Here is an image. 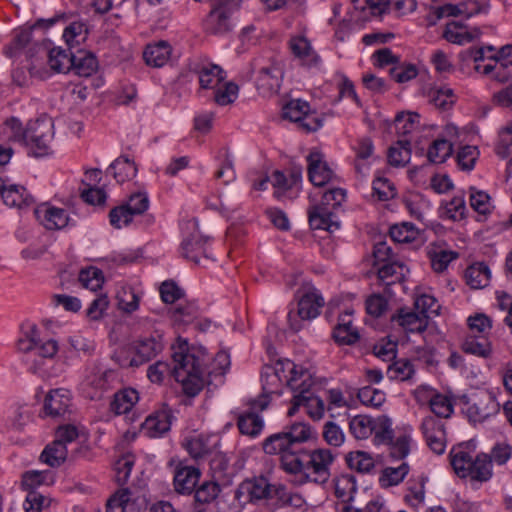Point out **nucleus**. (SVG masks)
I'll return each instance as SVG.
<instances>
[{
  "instance_id": "obj_1",
  "label": "nucleus",
  "mask_w": 512,
  "mask_h": 512,
  "mask_svg": "<svg viewBox=\"0 0 512 512\" xmlns=\"http://www.w3.org/2000/svg\"><path fill=\"white\" fill-rule=\"evenodd\" d=\"M266 454H280V469L288 482L301 487L308 483L326 485L331 478L335 455L326 448H293L284 431L269 436L263 443Z\"/></svg>"
},
{
  "instance_id": "obj_2",
  "label": "nucleus",
  "mask_w": 512,
  "mask_h": 512,
  "mask_svg": "<svg viewBox=\"0 0 512 512\" xmlns=\"http://www.w3.org/2000/svg\"><path fill=\"white\" fill-rule=\"evenodd\" d=\"M172 375L181 383L183 391L196 396L204 386V375L210 373L206 366L210 358L202 348H189L186 341L172 347Z\"/></svg>"
},
{
  "instance_id": "obj_3",
  "label": "nucleus",
  "mask_w": 512,
  "mask_h": 512,
  "mask_svg": "<svg viewBox=\"0 0 512 512\" xmlns=\"http://www.w3.org/2000/svg\"><path fill=\"white\" fill-rule=\"evenodd\" d=\"M298 375L302 377L301 381H299V378H292L289 382V388L294 392V395L292 405L288 410V416H293L300 407H304L313 420L322 419L327 407L324 400L314 394L315 379L308 369L299 370Z\"/></svg>"
},
{
  "instance_id": "obj_4",
  "label": "nucleus",
  "mask_w": 512,
  "mask_h": 512,
  "mask_svg": "<svg viewBox=\"0 0 512 512\" xmlns=\"http://www.w3.org/2000/svg\"><path fill=\"white\" fill-rule=\"evenodd\" d=\"M299 370H307L301 365H296L290 360L279 362L274 368L268 370L262 375V394L249 402L252 409L263 411L270 403V396L273 394L281 395L282 383L285 382L289 387L292 378H299Z\"/></svg>"
},
{
  "instance_id": "obj_5",
  "label": "nucleus",
  "mask_w": 512,
  "mask_h": 512,
  "mask_svg": "<svg viewBox=\"0 0 512 512\" xmlns=\"http://www.w3.org/2000/svg\"><path fill=\"white\" fill-rule=\"evenodd\" d=\"M162 335L158 332L135 341L126 351L121 352L118 362L122 367H139L162 351Z\"/></svg>"
},
{
  "instance_id": "obj_6",
  "label": "nucleus",
  "mask_w": 512,
  "mask_h": 512,
  "mask_svg": "<svg viewBox=\"0 0 512 512\" xmlns=\"http://www.w3.org/2000/svg\"><path fill=\"white\" fill-rule=\"evenodd\" d=\"M251 70L256 73V88L263 96L277 93L282 81V69L279 62L270 58H257L251 63Z\"/></svg>"
},
{
  "instance_id": "obj_7",
  "label": "nucleus",
  "mask_w": 512,
  "mask_h": 512,
  "mask_svg": "<svg viewBox=\"0 0 512 512\" xmlns=\"http://www.w3.org/2000/svg\"><path fill=\"white\" fill-rule=\"evenodd\" d=\"M237 5L236 0H224L222 3H218L203 22L205 32L215 36H223L231 32L233 24L230 16Z\"/></svg>"
},
{
  "instance_id": "obj_8",
  "label": "nucleus",
  "mask_w": 512,
  "mask_h": 512,
  "mask_svg": "<svg viewBox=\"0 0 512 512\" xmlns=\"http://www.w3.org/2000/svg\"><path fill=\"white\" fill-rule=\"evenodd\" d=\"M192 232L181 243V254L184 258L197 265H206L210 261L208 254V239L203 237L197 229L195 220L188 222Z\"/></svg>"
},
{
  "instance_id": "obj_9",
  "label": "nucleus",
  "mask_w": 512,
  "mask_h": 512,
  "mask_svg": "<svg viewBox=\"0 0 512 512\" xmlns=\"http://www.w3.org/2000/svg\"><path fill=\"white\" fill-rule=\"evenodd\" d=\"M464 398L465 413L472 422H483L498 411L499 405L490 393L483 392Z\"/></svg>"
},
{
  "instance_id": "obj_10",
  "label": "nucleus",
  "mask_w": 512,
  "mask_h": 512,
  "mask_svg": "<svg viewBox=\"0 0 512 512\" xmlns=\"http://www.w3.org/2000/svg\"><path fill=\"white\" fill-rule=\"evenodd\" d=\"M54 122L51 117L43 114L34 121V158L53 154Z\"/></svg>"
},
{
  "instance_id": "obj_11",
  "label": "nucleus",
  "mask_w": 512,
  "mask_h": 512,
  "mask_svg": "<svg viewBox=\"0 0 512 512\" xmlns=\"http://www.w3.org/2000/svg\"><path fill=\"white\" fill-rule=\"evenodd\" d=\"M5 55L14 61L22 62L24 58L29 62L32 58V25H25L14 29L13 39L5 49Z\"/></svg>"
},
{
  "instance_id": "obj_12",
  "label": "nucleus",
  "mask_w": 512,
  "mask_h": 512,
  "mask_svg": "<svg viewBox=\"0 0 512 512\" xmlns=\"http://www.w3.org/2000/svg\"><path fill=\"white\" fill-rule=\"evenodd\" d=\"M114 376L111 370H103L98 364L93 363L87 366L85 370L82 385L84 388L93 389V393H88L91 399L98 398L101 393L110 386V379Z\"/></svg>"
},
{
  "instance_id": "obj_13",
  "label": "nucleus",
  "mask_w": 512,
  "mask_h": 512,
  "mask_svg": "<svg viewBox=\"0 0 512 512\" xmlns=\"http://www.w3.org/2000/svg\"><path fill=\"white\" fill-rule=\"evenodd\" d=\"M70 393L65 389L51 390L44 399L43 413L54 419L64 418L71 410Z\"/></svg>"
},
{
  "instance_id": "obj_14",
  "label": "nucleus",
  "mask_w": 512,
  "mask_h": 512,
  "mask_svg": "<svg viewBox=\"0 0 512 512\" xmlns=\"http://www.w3.org/2000/svg\"><path fill=\"white\" fill-rule=\"evenodd\" d=\"M289 48L295 60L307 68L320 65L321 58L312 47L310 41L301 35L293 36L289 40Z\"/></svg>"
},
{
  "instance_id": "obj_15",
  "label": "nucleus",
  "mask_w": 512,
  "mask_h": 512,
  "mask_svg": "<svg viewBox=\"0 0 512 512\" xmlns=\"http://www.w3.org/2000/svg\"><path fill=\"white\" fill-rule=\"evenodd\" d=\"M422 431L430 449L440 455L445 451V430L442 420L427 416L422 422Z\"/></svg>"
},
{
  "instance_id": "obj_16",
  "label": "nucleus",
  "mask_w": 512,
  "mask_h": 512,
  "mask_svg": "<svg viewBox=\"0 0 512 512\" xmlns=\"http://www.w3.org/2000/svg\"><path fill=\"white\" fill-rule=\"evenodd\" d=\"M308 176L314 186H324L333 178V171L319 151H311L307 156Z\"/></svg>"
},
{
  "instance_id": "obj_17",
  "label": "nucleus",
  "mask_w": 512,
  "mask_h": 512,
  "mask_svg": "<svg viewBox=\"0 0 512 512\" xmlns=\"http://www.w3.org/2000/svg\"><path fill=\"white\" fill-rule=\"evenodd\" d=\"M219 440L214 436L193 435L186 437L183 442V448L195 460H201L214 453Z\"/></svg>"
},
{
  "instance_id": "obj_18",
  "label": "nucleus",
  "mask_w": 512,
  "mask_h": 512,
  "mask_svg": "<svg viewBox=\"0 0 512 512\" xmlns=\"http://www.w3.org/2000/svg\"><path fill=\"white\" fill-rule=\"evenodd\" d=\"M173 418L171 409L164 406L146 418L143 430L151 438L160 437L170 430Z\"/></svg>"
},
{
  "instance_id": "obj_19",
  "label": "nucleus",
  "mask_w": 512,
  "mask_h": 512,
  "mask_svg": "<svg viewBox=\"0 0 512 512\" xmlns=\"http://www.w3.org/2000/svg\"><path fill=\"white\" fill-rule=\"evenodd\" d=\"M325 301L321 293L309 287L298 301V315L302 320H311L319 316Z\"/></svg>"
},
{
  "instance_id": "obj_20",
  "label": "nucleus",
  "mask_w": 512,
  "mask_h": 512,
  "mask_svg": "<svg viewBox=\"0 0 512 512\" xmlns=\"http://www.w3.org/2000/svg\"><path fill=\"white\" fill-rule=\"evenodd\" d=\"M34 216L48 230H59L69 223L68 214L62 208L40 205L34 210Z\"/></svg>"
},
{
  "instance_id": "obj_21",
  "label": "nucleus",
  "mask_w": 512,
  "mask_h": 512,
  "mask_svg": "<svg viewBox=\"0 0 512 512\" xmlns=\"http://www.w3.org/2000/svg\"><path fill=\"white\" fill-rule=\"evenodd\" d=\"M309 104L306 101L296 99L288 102L283 108V117L293 122H300L307 131H315L322 126L321 121L313 118L314 124L305 122L308 117Z\"/></svg>"
},
{
  "instance_id": "obj_22",
  "label": "nucleus",
  "mask_w": 512,
  "mask_h": 512,
  "mask_svg": "<svg viewBox=\"0 0 512 512\" xmlns=\"http://www.w3.org/2000/svg\"><path fill=\"white\" fill-rule=\"evenodd\" d=\"M391 321L400 326L405 332L423 333L428 326V320L418 312L400 308L391 317Z\"/></svg>"
},
{
  "instance_id": "obj_23",
  "label": "nucleus",
  "mask_w": 512,
  "mask_h": 512,
  "mask_svg": "<svg viewBox=\"0 0 512 512\" xmlns=\"http://www.w3.org/2000/svg\"><path fill=\"white\" fill-rule=\"evenodd\" d=\"M353 150L355 152V170L358 174L365 175L371 164L377 159L373 141L368 137L361 138L357 141Z\"/></svg>"
},
{
  "instance_id": "obj_24",
  "label": "nucleus",
  "mask_w": 512,
  "mask_h": 512,
  "mask_svg": "<svg viewBox=\"0 0 512 512\" xmlns=\"http://www.w3.org/2000/svg\"><path fill=\"white\" fill-rule=\"evenodd\" d=\"M200 470L192 466L176 467L174 472V488L179 494H191L199 481Z\"/></svg>"
},
{
  "instance_id": "obj_25",
  "label": "nucleus",
  "mask_w": 512,
  "mask_h": 512,
  "mask_svg": "<svg viewBox=\"0 0 512 512\" xmlns=\"http://www.w3.org/2000/svg\"><path fill=\"white\" fill-rule=\"evenodd\" d=\"M272 486L265 477L254 478L244 482L235 492V499L241 502L244 494L248 495L250 501L262 500L270 496Z\"/></svg>"
},
{
  "instance_id": "obj_26",
  "label": "nucleus",
  "mask_w": 512,
  "mask_h": 512,
  "mask_svg": "<svg viewBox=\"0 0 512 512\" xmlns=\"http://www.w3.org/2000/svg\"><path fill=\"white\" fill-rule=\"evenodd\" d=\"M351 315L352 311L341 314L334 328L333 337L339 344L352 345L360 338L358 330L352 325Z\"/></svg>"
},
{
  "instance_id": "obj_27",
  "label": "nucleus",
  "mask_w": 512,
  "mask_h": 512,
  "mask_svg": "<svg viewBox=\"0 0 512 512\" xmlns=\"http://www.w3.org/2000/svg\"><path fill=\"white\" fill-rule=\"evenodd\" d=\"M73 66L71 71L80 77H89L98 69L96 56L90 51L78 50L72 54Z\"/></svg>"
},
{
  "instance_id": "obj_28",
  "label": "nucleus",
  "mask_w": 512,
  "mask_h": 512,
  "mask_svg": "<svg viewBox=\"0 0 512 512\" xmlns=\"http://www.w3.org/2000/svg\"><path fill=\"white\" fill-rule=\"evenodd\" d=\"M171 47L166 41H160L146 46L143 52L145 63L151 67H162L169 60Z\"/></svg>"
},
{
  "instance_id": "obj_29",
  "label": "nucleus",
  "mask_w": 512,
  "mask_h": 512,
  "mask_svg": "<svg viewBox=\"0 0 512 512\" xmlns=\"http://www.w3.org/2000/svg\"><path fill=\"white\" fill-rule=\"evenodd\" d=\"M332 212L329 207L314 206L309 210V223L313 229H324L334 232L339 228V224L332 220Z\"/></svg>"
},
{
  "instance_id": "obj_30",
  "label": "nucleus",
  "mask_w": 512,
  "mask_h": 512,
  "mask_svg": "<svg viewBox=\"0 0 512 512\" xmlns=\"http://www.w3.org/2000/svg\"><path fill=\"white\" fill-rule=\"evenodd\" d=\"M406 272H408V269L403 263L393 260L379 266L378 278L384 285L390 286L395 283H401Z\"/></svg>"
},
{
  "instance_id": "obj_31",
  "label": "nucleus",
  "mask_w": 512,
  "mask_h": 512,
  "mask_svg": "<svg viewBox=\"0 0 512 512\" xmlns=\"http://www.w3.org/2000/svg\"><path fill=\"white\" fill-rule=\"evenodd\" d=\"M428 256L433 270L443 272L453 260L458 258V253L440 245L431 244L428 248Z\"/></svg>"
},
{
  "instance_id": "obj_32",
  "label": "nucleus",
  "mask_w": 512,
  "mask_h": 512,
  "mask_svg": "<svg viewBox=\"0 0 512 512\" xmlns=\"http://www.w3.org/2000/svg\"><path fill=\"white\" fill-rule=\"evenodd\" d=\"M199 84L203 89H216L226 78L225 71L218 65H203L199 70Z\"/></svg>"
},
{
  "instance_id": "obj_33",
  "label": "nucleus",
  "mask_w": 512,
  "mask_h": 512,
  "mask_svg": "<svg viewBox=\"0 0 512 512\" xmlns=\"http://www.w3.org/2000/svg\"><path fill=\"white\" fill-rule=\"evenodd\" d=\"M462 350L465 353L487 358L491 355V343L485 335L468 334L463 341Z\"/></svg>"
},
{
  "instance_id": "obj_34",
  "label": "nucleus",
  "mask_w": 512,
  "mask_h": 512,
  "mask_svg": "<svg viewBox=\"0 0 512 512\" xmlns=\"http://www.w3.org/2000/svg\"><path fill=\"white\" fill-rule=\"evenodd\" d=\"M2 199L6 205L20 210L28 209L30 205V198L26 188L16 184L4 186Z\"/></svg>"
},
{
  "instance_id": "obj_35",
  "label": "nucleus",
  "mask_w": 512,
  "mask_h": 512,
  "mask_svg": "<svg viewBox=\"0 0 512 512\" xmlns=\"http://www.w3.org/2000/svg\"><path fill=\"white\" fill-rule=\"evenodd\" d=\"M376 418L368 415H356L349 421V431L354 438L364 440L375 431Z\"/></svg>"
},
{
  "instance_id": "obj_36",
  "label": "nucleus",
  "mask_w": 512,
  "mask_h": 512,
  "mask_svg": "<svg viewBox=\"0 0 512 512\" xmlns=\"http://www.w3.org/2000/svg\"><path fill=\"white\" fill-rule=\"evenodd\" d=\"M72 54L70 50L61 47H54L48 53V64L52 71L56 73H68L73 66Z\"/></svg>"
},
{
  "instance_id": "obj_37",
  "label": "nucleus",
  "mask_w": 512,
  "mask_h": 512,
  "mask_svg": "<svg viewBox=\"0 0 512 512\" xmlns=\"http://www.w3.org/2000/svg\"><path fill=\"white\" fill-rule=\"evenodd\" d=\"M0 140L14 141L27 145V130L18 118L12 117L0 128Z\"/></svg>"
},
{
  "instance_id": "obj_38",
  "label": "nucleus",
  "mask_w": 512,
  "mask_h": 512,
  "mask_svg": "<svg viewBox=\"0 0 512 512\" xmlns=\"http://www.w3.org/2000/svg\"><path fill=\"white\" fill-rule=\"evenodd\" d=\"M67 447L61 441L54 440L51 444L47 445L41 453L39 460L50 467L60 466L67 458Z\"/></svg>"
},
{
  "instance_id": "obj_39",
  "label": "nucleus",
  "mask_w": 512,
  "mask_h": 512,
  "mask_svg": "<svg viewBox=\"0 0 512 512\" xmlns=\"http://www.w3.org/2000/svg\"><path fill=\"white\" fill-rule=\"evenodd\" d=\"M139 394L133 388H125L114 395L111 409L116 414H126L138 402Z\"/></svg>"
},
{
  "instance_id": "obj_40",
  "label": "nucleus",
  "mask_w": 512,
  "mask_h": 512,
  "mask_svg": "<svg viewBox=\"0 0 512 512\" xmlns=\"http://www.w3.org/2000/svg\"><path fill=\"white\" fill-rule=\"evenodd\" d=\"M251 411L241 414L238 417V428L244 435L256 437L263 429L264 423L262 418L256 414L255 409L250 407Z\"/></svg>"
},
{
  "instance_id": "obj_41",
  "label": "nucleus",
  "mask_w": 512,
  "mask_h": 512,
  "mask_svg": "<svg viewBox=\"0 0 512 512\" xmlns=\"http://www.w3.org/2000/svg\"><path fill=\"white\" fill-rule=\"evenodd\" d=\"M467 284L473 289L484 288L489 284L490 270L484 263H475L466 269Z\"/></svg>"
},
{
  "instance_id": "obj_42",
  "label": "nucleus",
  "mask_w": 512,
  "mask_h": 512,
  "mask_svg": "<svg viewBox=\"0 0 512 512\" xmlns=\"http://www.w3.org/2000/svg\"><path fill=\"white\" fill-rule=\"evenodd\" d=\"M109 170L113 171V176L118 183L132 179L137 173L134 162L127 156H120L114 160L109 166Z\"/></svg>"
},
{
  "instance_id": "obj_43",
  "label": "nucleus",
  "mask_w": 512,
  "mask_h": 512,
  "mask_svg": "<svg viewBox=\"0 0 512 512\" xmlns=\"http://www.w3.org/2000/svg\"><path fill=\"white\" fill-rule=\"evenodd\" d=\"M450 458L455 473L460 477H468L469 473H471V468H473L475 458L462 448L453 449L450 453Z\"/></svg>"
},
{
  "instance_id": "obj_44",
  "label": "nucleus",
  "mask_w": 512,
  "mask_h": 512,
  "mask_svg": "<svg viewBox=\"0 0 512 512\" xmlns=\"http://www.w3.org/2000/svg\"><path fill=\"white\" fill-rule=\"evenodd\" d=\"M411 158L410 142L399 140L388 150V162L391 166L402 167L409 163Z\"/></svg>"
},
{
  "instance_id": "obj_45",
  "label": "nucleus",
  "mask_w": 512,
  "mask_h": 512,
  "mask_svg": "<svg viewBox=\"0 0 512 512\" xmlns=\"http://www.w3.org/2000/svg\"><path fill=\"white\" fill-rule=\"evenodd\" d=\"M443 37L448 42L458 45L469 43L474 39V35L465 30L463 23L458 21H451L446 25Z\"/></svg>"
},
{
  "instance_id": "obj_46",
  "label": "nucleus",
  "mask_w": 512,
  "mask_h": 512,
  "mask_svg": "<svg viewBox=\"0 0 512 512\" xmlns=\"http://www.w3.org/2000/svg\"><path fill=\"white\" fill-rule=\"evenodd\" d=\"M409 472V465L406 462L398 467H386L379 478L380 485L384 488L396 486L401 483Z\"/></svg>"
},
{
  "instance_id": "obj_47",
  "label": "nucleus",
  "mask_w": 512,
  "mask_h": 512,
  "mask_svg": "<svg viewBox=\"0 0 512 512\" xmlns=\"http://www.w3.org/2000/svg\"><path fill=\"white\" fill-rule=\"evenodd\" d=\"M453 152L452 143L443 138L433 141L428 149L427 157L431 163H443Z\"/></svg>"
},
{
  "instance_id": "obj_48",
  "label": "nucleus",
  "mask_w": 512,
  "mask_h": 512,
  "mask_svg": "<svg viewBox=\"0 0 512 512\" xmlns=\"http://www.w3.org/2000/svg\"><path fill=\"white\" fill-rule=\"evenodd\" d=\"M346 461L351 469L361 473H369L374 467V459L364 451H353L347 454Z\"/></svg>"
},
{
  "instance_id": "obj_49",
  "label": "nucleus",
  "mask_w": 512,
  "mask_h": 512,
  "mask_svg": "<svg viewBox=\"0 0 512 512\" xmlns=\"http://www.w3.org/2000/svg\"><path fill=\"white\" fill-rule=\"evenodd\" d=\"M474 480L484 482L492 476V462L487 454L477 455L473 461V468L468 475Z\"/></svg>"
},
{
  "instance_id": "obj_50",
  "label": "nucleus",
  "mask_w": 512,
  "mask_h": 512,
  "mask_svg": "<svg viewBox=\"0 0 512 512\" xmlns=\"http://www.w3.org/2000/svg\"><path fill=\"white\" fill-rule=\"evenodd\" d=\"M418 235V229L409 222L396 224L390 228V236L397 243H411L417 239Z\"/></svg>"
},
{
  "instance_id": "obj_51",
  "label": "nucleus",
  "mask_w": 512,
  "mask_h": 512,
  "mask_svg": "<svg viewBox=\"0 0 512 512\" xmlns=\"http://www.w3.org/2000/svg\"><path fill=\"white\" fill-rule=\"evenodd\" d=\"M415 373L413 364L407 359H399L389 365L387 376L391 380L408 381Z\"/></svg>"
},
{
  "instance_id": "obj_52",
  "label": "nucleus",
  "mask_w": 512,
  "mask_h": 512,
  "mask_svg": "<svg viewBox=\"0 0 512 512\" xmlns=\"http://www.w3.org/2000/svg\"><path fill=\"white\" fill-rule=\"evenodd\" d=\"M283 431L293 448H297V444L306 442L311 437L310 426L303 422H295L285 427Z\"/></svg>"
},
{
  "instance_id": "obj_53",
  "label": "nucleus",
  "mask_w": 512,
  "mask_h": 512,
  "mask_svg": "<svg viewBox=\"0 0 512 512\" xmlns=\"http://www.w3.org/2000/svg\"><path fill=\"white\" fill-rule=\"evenodd\" d=\"M456 97L454 91L446 86L431 89L429 92V101L436 107L446 110L452 107Z\"/></svg>"
},
{
  "instance_id": "obj_54",
  "label": "nucleus",
  "mask_w": 512,
  "mask_h": 512,
  "mask_svg": "<svg viewBox=\"0 0 512 512\" xmlns=\"http://www.w3.org/2000/svg\"><path fill=\"white\" fill-rule=\"evenodd\" d=\"M79 281L83 287L97 291L104 283V276L100 269L91 266L80 271Z\"/></svg>"
},
{
  "instance_id": "obj_55",
  "label": "nucleus",
  "mask_w": 512,
  "mask_h": 512,
  "mask_svg": "<svg viewBox=\"0 0 512 512\" xmlns=\"http://www.w3.org/2000/svg\"><path fill=\"white\" fill-rule=\"evenodd\" d=\"M404 500L412 507L418 508L425 500V483L423 479L409 480Z\"/></svg>"
},
{
  "instance_id": "obj_56",
  "label": "nucleus",
  "mask_w": 512,
  "mask_h": 512,
  "mask_svg": "<svg viewBox=\"0 0 512 512\" xmlns=\"http://www.w3.org/2000/svg\"><path fill=\"white\" fill-rule=\"evenodd\" d=\"M414 307L416 311L426 317L427 320L431 315H438L440 309L437 300L428 294L418 296L414 301Z\"/></svg>"
},
{
  "instance_id": "obj_57",
  "label": "nucleus",
  "mask_w": 512,
  "mask_h": 512,
  "mask_svg": "<svg viewBox=\"0 0 512 512\" xmlns=\"http://www.w3.org/2000/svg\"><path fill=\"white\" fill-rule=\"evenodd\" d=\"M357 397L366 406L380 407L385 402V393L372 386L359 389Z\"/></svg>"
},
{
  "instance_id": "obj_58",
  "label": "nucleus",
  "mask_w": 512,
  "mask_h": 512,
  "mask_svg": "<svg viewBox=\"0 0 512 512\" xmlns=\"http://www.w3.org/2000/svg\"><path fill=\"white\" fill-rule=\"evenodd\" d=\"M322 434L330 446L339 447L344 443L345 434L341 427L333 421L325 423Z\"/></svg>"
},
{
  "instance_id": "obj_59",
  "label": "nucleus",
  "mask_w": 512,
  "mask_h": 512,
  "mask_svg": "<svg viewBox=\"0 0 512 512\" xmlns=\"http://www.w3.org/2000/svg\"><path fill=\"white\" fill-rule=\"evenodd\" d=\"M431 411L435 414L436 418H448L453 412V406L448 397L436 394L430 399Z\"/></svg>"
},
{
  "instance_id": "obj_60",
  "label": "nucleus",
  "mask_w": 512,
  "mask_h": 512,
  "mask_svg": "<svg viewBox=\"0 0 512 512\" xmlns=\"http://www.w3.org/2000/svg\"><path fill=\"white\" fill-rule=\"evenodd\" d=\"M130 505V492L123 489L109 498L106 504L107 512H125Z\"/></svg>"
},
{
  "instance_id": "obj_61",
  "label": "nucleus",
  "mask_w": 512,
  "mask_h": 512,
  "mask_svg": "<svg viewBox=\"0 0 512 512\" xmlns=\"http://www.w3.org/2000/svg\"><path fill=\"white\" fill-rule=\"evenodd\" d=\"M240 205L239 194L235 191H227L219 195V209L226 216L237 211Z\"/></svg>"
},
{
  "instance_id": "obj_62",
  "label": "nucleus",
  "mask_w": 512,
  "mask_h": 512,
  "mask_svg": "<svg viewBox=\"0 0 512 512\" xmlns=\"http://www.w3.org/2000/svg\"><path fill=\"white\" fill-rule=\"evenodd\" d=\"M375 431L373 434L375 435V439L379 443L387 442L389 443L393 439V430L391 420L386 416H379L376 418L375 423Z\"/></svg>"
},
{
  "instance_id": "obj_63",
  "label": "nucleus",
  "mask_w": 512,
  "mask_h": 512,
  "mask_svg": "<svg viewBox=\"0 0 512 512\" xmlns=\"http://www.w3.org/2000/svg\"><path fill=\"white\" fill-rule=\"evenodd\" d=\"M198 308L194 303L179 304L172 310V318L175 322L188 324L197 317Z\"/></svg>"
},
{
  "instance_id": "obj_64",
  "label": "nucleus",
  "mask_w": 512,
  "mask_h": 512,
  "mask_svg": "<svg viewBox=\"0 0 512 512\" xmlns=\"http://www.w3.org/2000/svg\"><path fill=\"white\" fill-rule=\"evenodd\" d=\"M496 153L502 158L512 154V121L501 130Z\"/></svg>"
}]
</instances>
